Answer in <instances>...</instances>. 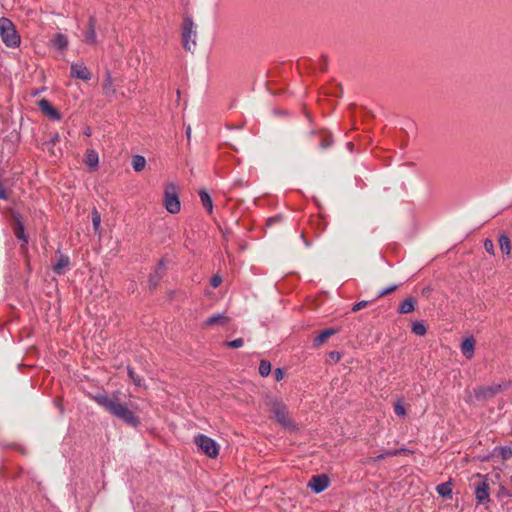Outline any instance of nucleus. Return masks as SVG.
<instances>
[{"mask_svg":"<svg viewBox=\"0 0 512 512\" xmlns=\"http://www.w3.org/2000/svg\"><path fill=\"white\" fill-rule=\"evenodd\" d=\"M93 399L105 411L124 421L128 425L132 427H137L139 425V418L125 403L120 402L118 395L113 394L112 396H109L106 393H98L93 396Z\"/></svg>","mask_w":512,"mask_h":512,"instance_id":"obj_1","label":"nucleus"},{"mask_svg":"<svg viewBox=\"0 0 512 512\" xmlns=\"http://www.w3.org/2000/svg\"><path fill=\"white\" fill-rule=\"evenodd\" d=\"M266 405L270 412V417L274 419L282 428L290 431L297 429L293 419L289 415L287 405L277 397L267 399Z\"/></svg>","mask_w":512,"mask_h":512,"instance_id":"obj_2","label":"nucleus"},{"mask_svg":"<svg viewBox=\"0 0 512 512\" xmlns=\"http://www.w3.org/2000/svg\"><path fill=\"white\" fill-rule=\"evenodd\" d=\"M0 37L3 43L9 48H17L20 46L21 37L13 22L8 18H0Z\"/></svg>","mask_w":512,"mask_h":512,"instance_id":"obj_3","label":"nucleus"},{"mask_svg":"<svg viewBox=\"0 0 512 512\" xmlns=\"http://www.w3.org/2000/svg\"><path fill=\"white\" fill-rule=\"evenodd\" d=\"M181 38L183 48L186 51H193L196 47L197 31L192 18L189 16L183 19Z\"/></svg>","mask_w":512,"mask_h":512,"instance_id":"obj_4","label":"nucleus"},{"mask_svg":"<svg viewBox=\"0 0 512 512\" xmlns=\"http://www.w3.org/2000/svg\"><path fill=\"white\" fill-rule=\"evenodd\" d=\"M164 206L171 214H177L181 210V203L178 196V186L171 182L164 189Z\"/></svg>","mask_w":512,"mask_h":512,"instance_id":"obj_5","label":"nucleus"},{"mask_svg":"<svg viewBox=\"0 0 512 512\" xmlns=\"http://www.w3.org/2000/svg\"><path fill=\"white\" fill-rule=\"evenodd\" d=\"M194 443L209 458H216L219 454L218 443L209 436L198 434L194 437Z\"/></svg>","mask_w":512,"mask_h":512,"instance_id":"obj_6","label":"nucleus"},{"mask_svg":"<svg viewBox=\"0 0 512 512\" xmlns=\"http://www.w3.org/2000/svg\"><path fill=\"white\" fill-rule=\"evenodd\" d=\"M70 75L72 78L89 81L92 77L90 70L83 62H74L70 66Z\"/></svg>","mask_w":512,"mask_h":512,"instance_id":"obj_7","label":"nucleus"},{"mask_svg":"<svg viewBox=\"0 0 512 512\" xmlns=\"http://www.w3.org/2000/svg\"><path fill=\"white\" fill-rule=\"evenodd\" d=\"M328 486L329 478L324 474L313 476L308 483V487H310L317 494L326 490Z\"/></svg>","mask_w":512,"mask_h":512,"instance_id":"obj_8","label":"nucleus"},{"mask_svg":"<svg viewBox=\"0 0 512 512\" xmlns=\"http://www.w3.org/2000/svg\"><path fill=\"white\" fill-rule=\"evenodd\" d=\"M38 106L40 110L51 120L60 121L62 119V115L60 114V112L55 107H53L48 100H40L38 102Z\"/></svg>","mask_w":512,"mask_h":512,"instance_id":"obj_9","label":"nucleus"},{"mask_svg":"<svg viewBox=\"0 0 512 512\" xmlns=\"http://www.w3.org/2000/svg\"><path fill=\"white\" fill-rule=\"evenodd\" d=\"M475 497L479 503L489 501V485L486 479L479 481L475 487Z\"/></svg>","mask_w":512,"mask_h":512,"instance_id":"obj_10","label":"nucleus"},{"mask_svg":"<svg viewBox=\"0 0 512 512\" xmlns=\"http://www.w3.org/2000/svg\"><path fill=\"white\" fill-rule=\"evenodd\" d=\"M84 41L89 45H95L97 43L96 19L94 16H91L88 20V28L84 33Z\"/></svg>","mask_w":512,"mask_h":512,"instance_id":"obj_11","label":"nucleus"},{"mask_svg":"<svg viewBox=\"0 0 512 512\" xmlns=\"http://www.w3.org/2000/svg\"><path fill=\"white\" fill-rule=\"evenodd\" d=\"M70 265V259L67 255L60 254L57 261L53 264V271L58 275L66 273Z\"/></svg>","mask_w":512,"mask_h":512,"instance_id":"obj_12","label":"nucleus"},{"mask_svg":"<svg viewBox=\"0 0 512 512\" xmlns=\"http://www.w3.org/2000/svg\"><path fill=\"white\" fill-rule=\"evenodd\" d=\"M229 321V318L224 313H217L210 317H208L204 323L203 326L205 327H211L214 325L224 326Z\"/></svg>","mask_w":512,"mask_h":512,"instance_id":"obj_13","label":"nucleus"},{"mask_svg":"<svg viewBox=\"0 0 512 512\" xmlns=\"http://www.w3.org/2000/svg\"><path fill=\"white\" fill-rule=\"evenodd\" d=\"M475 341L473 337H467L461 344V352L466 359H471L474 356Z\"/></svg>","mask_w":512,"mask_h":512,"instance_id":"obj_14","label":"nucleus"},{"mask_svg":"<svg viewBox=\"0 0 512 512\" xmlns=\"http://www.w3.org/2000/svg\"><path fill=\"white\" fill-rule=\"evenodd\" d=\"M84 162L89 168L96 169L99 164L98 153L94 149H87Z\"/></svg>","mask_w":512,"mask_h":512,"instance_id":"obj_15","label":"nucleus"},{"mask_svg":"<svg viewBox=\"0 0 512 512\" xmlns=\"http://www.w3.org/2000/svg\"><path fill=\"white\" fill-rule=\"evenodd\" d=\"M416 307V300L412 297L406 298L404 301L401 302L398 312L400 314H408L415 310Z\"/></svg>","mask_w":512,"mask_h":512,"instance_id":"obj_16","label":"nucleus"},{"mask_svg":"<svg viewBox=\"0 0 512 512\" xmlns=\"http://www.w3.org/2000/svg\"><path fill=\"white\" fill-rule=\"evenodd\" d=\"M336 329L334 328H328L320 332L313 340L314 346H320L322 345L330 336L334 335L336 333Z\"/></svg>","mask_w":512,"mask_h":512,"instance_id":"obj_17","label":"nucleus"},{"mask_svg":"<svg viewBox=\"0 0 512 512\" xmlns=\"http://www.w3.org/2000/svg\"><path fill=\"white\" fill-rule=\"evenodd\" d=\"M436 491L440 496H442L444 498H447V499L452 498L453 492H452V484L450 482H445V483L439 484L436 487Z\"/></svg>","mask_w":512,"mask_h":512,"instance_id":"obj_18","label":"nucleus"},{"mask_svg":"<svg viewBox=\"0 0 512 512\" xmlns=\"http://www.w3.org/2000/svg\"><path fill=\"white\" fill-rule=\"evenodd\" d=\"M199 197H200V200H201V203H202L203 207L209 213H212V211H213V202H212V198L210 197V195L205 190H200L199 191Z\"/></svg>","mask_w":512,"mask_h":512,"instance_id":"obj_19","label":"nucleus"},{"mask_svg":"<svg viewBox=\"0 0 512 512\" xmlns=\"http://www.w3.org/2000/svg\"><path fill=\"white\" fill-rule=\"evenodd\" d=\"M15 236L19 240H22L24 243L28 242V237H27V235L25 233L24 224L21 221L20 217L16 218Z\"/></svg>","mask_w":512,"mask_h":512,"instance_id":"obj_20","label":"nucleus"},{"mask_svg":"<svg viewBox=\"0 0 512 512\" xmlns=\"http://www.w3.org/2000/svg\"><path fill=\"white\" fill-rule=\"evenodd\" d=\"M498 241H499L500 250L506 256H509L511 253V244H510L509 237L506 234H500Z\"/></svg>","mask_w":512,"mask_h":512,"instance_id":"obj_21","label":"nucleus"},{"mask_svg":"<svg viewBox=\"0 0 512 512\" xmlns=\"http://www.w3.org/2000/svg\"><path fill=\"white\" fill-rule=\"evenodd\" d=\"M103 93L105 96H112L115 93L112 76L109 72H107L105 80H104Z\"/></svg>","mask_w":512,"mask_h":512,"instance_id":"obj_22","label":"nucleus"},{"mask_svg":"<svg viewBox=\"0 0 512 512\" xmlns=\"http://www.w3.org/2000/svg\"><path fill=\"white\" fill-rule=\"evenodd\" d=\"M407 451H408L407 449H395V450H392V451H388V452L379 454L376 457L370 458V461L377 462V461H380L382 459H385L386 457L401 455L402 453H405Z\"/></svg>","mask_w":512,"mask_h":512,"instance_id":"obj_23","label":"nucleus"},{"mask_svg":"<svg viewBox=\"0 0 512 512\" xmlns=\"http://www.w3.org/2000/svg\"><path fill=\"white\" fill-rule=\"evenodd\" d=\"M146 166V159L141 155H135L132 159V167L135 172L142 171Z\"/></svg>","mask_w":512,"mask_h":512,"instance_id":"obj_24","label":"nucleus"},{"mask_svg":"<svg viewBox=\"0 0 512 512\" xmlns=\"http://www.w3.org/2000/svg\"><path fill=\"white\" fill-rule=\"evenodd\" d=\"M54 46L59 50H64L68 46V39L63 34H57L54 38Z\"/></svg>","mask_w":512,"mask_h":512,"instance_id":"obj_25","label":"nucleus"},{"mask_svg":"<svg viewBox=\"0 0 512 512\" xmlns=\"http://www.w3.org/2000/svg\"><path fill=\"white\" fill-rule=\"evenodd\" d=\"M258 370L262 377H267L271 373V363L267 360H261Z\"/></svg>","mask_w":512,"mask_h":512,"instance_id":"obj_26","label":"nucleus"},{"mask_svg":"<svg viewBox=\"0 0 512 512\" xmlns=\"http://www.w3.org/2000/svg\"><path fill=\"white\" fill-rule=\"evenodd\" d=\"M426 331H427L426 327L422 322L416 321L412 324V332L414 334L423 336V335H425Z\"/></svg>","mask_w":512,"mask_h":512,"instance_id":"obj_27","label":"nucleus"},{"mask_svg":"<svg viewBox=\"0 0 512 512\" xmlns=\"http://www.w3.org/2000/svg\"><path fill=\"white\" fill-rule=\"evenodd\" d=\"M499 454L502 457V459H509L512 456V448L508 446L499 447Z\"/></svg>","mask_w":512,"mask_h":512,"instance_id":"obj_28","label":"nucleus"},{"mask_svg":"<svg viewBox=\"0 0 512 512\" xmlns=\"http://www.w3.org/2000/svg\"><path fill=\"white\" fill-rule=\"evenodd\" d=\"M244 344V341L242 338H237L231 341L226 342V346L233 349H238L242 347Z\"/></svg>","mask_w":512,"mask_h":512,"instance_id":"obj_29","label":"nucleus"},{"mask_svg":"<svg viewBox=\"0 0 512 512\" xmlns=\"http://www.w3.org/2000/svg\"><path fill=\"white\" fill-rule=\"evenodd\" d=\"M398 288L397 285H391L387 288H384L382 290H380L377 294V297L376 298H381V297H384L386 295H388L389 293L395 291L396 289Z\"/></svg>","mask_w":512,"mask_h":512,"instance_id":"obj_30","label":"nucleus"},{"mask_svg":"<svg viewBox=\"0 0 512 512\" xmlns=\"http://www.w3.org/2000/svg\"><path fill=\"white\" fill-rule=\"evenodd\" d=\"M484 249L487 253L491 254V255H494L495 254V250H494V243L491 239H486L484 241Z\"/></svg>","mask_w":512,"mask_h":512,"instance_id":"obj_31","label":"nucleus"},{"mask_svg":"<svg viewBox=\"0 0 512 512\" xmlns=\"http://www.w3.org/2000/svg\"><path fill=\"white\" fill-rule=\"evenodd\" d=\"M128 376L131 380H133V382L135 383V385L137 386H140L141 385V381L142 379L136 375V373L134 372L133 369L131 368H128Z\"/></svg>","mask_w":512,"mask_h":512,"instance_id":"obj_32","label":"nucleus"},{"mask_svg":"<svg viewBox=\"0 0 512 512\" xmlns=\"http://www.w3.org/2000/svg\"><path fill=\"white\" fill-rule=\"evenodd\" d=\"M100 222H101L100 214L95 210L92 213V224H93V227L95 230H97L99 228Z\"/></svg>","mask_w":512,"mask_h":512,"instance_id":"obj_33","label":"nucleus"},{"mask_svg":"<svg viewBox=\"0 0 512 512\" xmlns=\"http://www.w3.org/2000/svg\"><path fill=\"white\" fill-rule=\"evenodd\" d=\"M394 412H395L396 415L401 416V417L406 415V410H405L404 406L400 402H397L395 404Z\"/></svg>","mask_w":512,"mask_h":512,"instance_id":"obj_34","label":"nucleus"},{"mask_svg":"<svg viewBox=\"0 0 512 512\" xmlns=\"http://www.w3.org/2000/svg\"><path fill=\"white\" fill-rule=\"evenodd\" d=\"M161 279V274H153L150 276L149 285L151 288H155Z\"/></svg>","mask_w":512,"mask_h":512,"instance_id":"obj_35","label":"nucleus"},{"mask_svg":"<svg viewBox=\"0 0 512 512\" xmlns=\"http://www.w3.org/2000/svg\"><path fill=\"white\" fill-rule=\"evenodd\" d=\"M166 268V262L164 259H161L158 264H157V267H156V270H155V273L158 275V274H161V277L163 276V273H164V270Z\"/></svg>","mask_w":512,"mask_h":512,"instance_id":"obj_36","label":"nucleus"},{"mask_svg":"<svg viewBox=\"0 0 512 512\" xmlns=\"http://www.w3.org/2000/svg\"><path fill=\"white\" fill-rule=\"evenodd\" d=\"M221 283L222 278L220 275H214L210 280V284L213 288H217Z\"/></svg>","mask_w":512,"mask_h":512,"instance_id":"obj_37","label":"nucleus"},{"mask_svg":"<svg viewBox=\"0 0 512 512\" xmlns=\"http://www.w3.org/2000/svg\"><path fill=\"white\" fill-rule=\"evenodd\" d=\"M368 302L367 301H360V302H357L356 304H354V306L352 307V311L353 312H357L363 308H365L367 306Z\"/></svg>","mask_w":512,"mask_h":512,"instance_id":"obj_38","label":"nucleus"},{"mask_svg":"<svg viewBox=\"0 0 512 512\" xmlns=\"http://www.w3.org/2000/svg\"><path fill=\"white\" fill-rule=\"evenodd\" d=\"M284 377V371L281 368H276L274 370V378L276 381H281Z\"/></svg>","mask_w":512,"mask_h":512,"instance_id":"obj_39","label":"nucleus"},{"mask_svg":"<svg viewBox=\"0 0 512 512\" xmlns=\"http://www.w3.org/2000/svg\"><path fill=\"white\" fill-rule=\"evenodd\" d=\"M329 357L335 361L338 362L341 359V354L337 351H332L329 353Z\"/></svg>","mask_w":512,"mask_h":512,"instance_id":"obj_40","label":"nucleus"},{"mask_svg":"<svg viewBox=\"0 0 512 512\" xmlns=\"http://www.w3.org/2000/svg\"><path fill=\"white\" fill-rule=\"evenodd\" d=\"M0 199H2V200H6L7 199L6 191H5L4 187L1 184H0Z\"/></svg>","mask_w":512,"mask_h":512,"instance_id":"obj_41","label":"nucleus"},{"mask_svg":"<svg viewBox=\"0 0 512 512\" xmlns=\"http://www.w3.org/2000/svg\"><path fill=\"white\" fill-rule=\"evenodd\" d=\"M0 199H2V200H6L7 199L6 191H5L4 187L1 184H0Z\"/></svg>","mask_w":512,"mask_h":512,"instance_id":"obj_42","label":"nucleus"},{"mask_svg":"<svg viewBox=\"0 0 512 512\" xmlns=\"http://www.w3.org/2000/svg\"><path fill=\"white\" fill-rule=\"evenodd\" d=\"M500 388H501V386H497V387L488 388L487 390L490 391L492 394H495L500 390Z\"/></svg>","mask_w":512,"mask_h":512,"instance_id":"obj_43","label":"nucleus"},{"mask_svg":"<svg viewBox=\"0 0 512 512\" xmlns=\"http://www.w3.org/2000/svg\"><path fill=\"white\" fill-rule=\"evenodd\" d=\"M185 133H186V136H187V138H188V140H189V139H190V137H191V127H190V126H187V127H186V131H185Z\"/></svg>","mask_w":512,"mask_h":512,"instance_id":"obj_44","label":"nucleus"},{"mask_svg":"<svg viewBox=\"0 0 512 512\" xmlns=\"http://www.w3.org/2000/svg\"><path fill=\"white\" fill-rule=\"evenodd\" d=\"M330 145H331V142H330V141H325V142H322V143H321V147H322V148H326V147H328V146H330Z\"/></svg>","mask_w":512,"mask_h":512,"instance_id":"obj_45","label":"nucleus"},{"mask_svg":"<svg viewBox=\"0 0 512 512\" xmlns=\"http://www.w3.org/2000/svg\"><path fill=\"white\" fill-rule=\"evenodd\" d=\"M40 92H43V89H40V90H37L35 92L32 93L33 96H37L38 94H40Z\"/></svg>","mask_w":512,"mask_h":512,"instance_id":"obj_46","label":"nucleus"},{"mask_svg":"<svg viewBox=\"0 0 512 512\" xmlns=\"http://www.w3.org/2000/svg\"><path fill=\"white\" fill-rule=\"evenodd\" d=\"M40 92H43V89H40V90H37L35 92L32 93L33 96H37L38 94H40Z\"/></svg>","mask_w":512,"mask_h":512,"instance_id":"obj_47","label":"nucleus"},{"mask_svg":"<svg viewBox=\"0 0 512 512\" xmlns=\"http://www.w3.org/2000/svg\"><path fill=\"white\" fill-rule=\"evenodd\" d=\"M347 147L349 148L350 151H352L353 149V144L351 142H348L347 143Z\"/></svg>","mask_w":512,"mask_h":512,"instance_id":"obj_48","label":"nucleus"},{"mask_svg":"<svg viewBox=\"0 0 512 512\" xmlns=\"http://www.w3.org/2000/svg\"><path fill=\"white\" fill-rule=\"evenodd\" d=\"M58 139V135H56L53 139V141H56Z\"/></svg>","mask_w":512,"mask_h":512,"instance_id":"obj_49","label":"nucleus"}]
</instances>
